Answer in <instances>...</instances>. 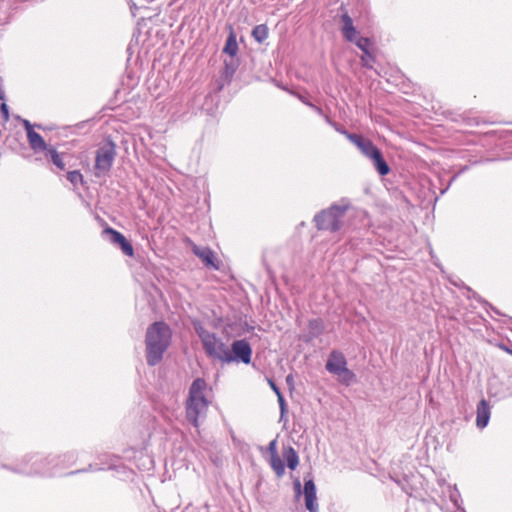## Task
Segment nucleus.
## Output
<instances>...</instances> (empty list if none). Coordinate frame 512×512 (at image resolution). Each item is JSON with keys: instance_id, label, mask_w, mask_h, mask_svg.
<instances>
[{"instance_id": "423d86ee", "label": "nucleus", "mask_w": 512, "mask_h": 512, "mask_svg": "<svg viewBox=\"0 0 512 512\" xmlns=\"http://www.w3.org/2000/svg\"><path fill=\"white\" fill-rule=\"evenodd\" d=\"M115 156L116 146L112 141L106 142L97 149L94 165V174L96 177H104L109 173Z\"/></svg>"}, {"instance_id": "a211bd4d", "label": "nucleus", "mask_w": 512, "mask_h": 512, "mask_svg": "<svg viewBox=\"0 0 512 512\" xmlns=\"http://www.w3.org/2000/svg\"><path fill=\"white\" fill-rule=\"evenodd\" d=\"M47 155L50 156L51 162L59 169L64 170L65 169V163L63 161V154H60L57 152V150L53 147H49L47 149Z\"/></svg>"}, {"instance_id": "9d476101", "label": "nucleus", "mask_w": 512, "mask_h": 512, "mask_svg": "<svg viewBox=\"0 0 512 512\" xmlns=\"http://www.w3.org/2000/svg\"><path fill=\"white\" fill-rule=\"evenodd\" d=\"M103 234L109 236V240L112 243L117 244L125 255L130 257L134 255L132 244L125 238L122 233L111 227H108L103 230Z\"/></svg>"}, {"instance_id": "39448f33", "label": "nucleus", "mask_w": 512, "mask_h": 512, "mask_svg": "<svg viewBox=\"0 0 512 512\" xmlns=\"http://www.w3.org/2000/svg\"><path fill=\"white\" fill-rule=\"evenodd\" d=\"M325 368L329 373L336 375L342 384L348 386L355 380V374L347 368L346 358L341 351L330 352Z\"/></svg>"}, {"instance_id": "393cba45", "label": "nucleus", "mask_w": 512, "mask_h": 512, "mask_svg": "<svg viewBox=\"0 0 512 512\" xmlns=\"http://www.w3.org/2000/svg\"><path fill=\"white\" fill-rule=\"evenodd\" d=\"M357 34H358V32H357L355 26L342 32L343 37L349 42H354L355 39H357Z\"/></svg>"}, {"instance_id": "b1692460", "label": "nucleus", "mask_w": 512, "mask_h": 512, "mask_svg": "<svg viewBox=\"0 0 512 512\" xmlns=\"http://www.w3.org/2000/svg\"><path fill=\"white\" fill-rule=\"evenodd\" d=\"M67 179L74 185H78L79 183H83V176L78 170L69 171L67 173Z\"/></svg>"}, {"instance_id": "f3484780", "label": "nucleus", "mask_w": 512, "mask_h": 512, "mask_svg": "<svg viewBox=\"0 0 512 512\" xmlns=\"http://www.w3.org/2000/svg\"><path fill=\"white\" fill-rule=\"evenodd\" d=\"M223 52L228 54L231 57H234L238 52V43H237V39H236V34L233 31L232 27H230V33L226 39V43L223 48Z\"/></svg>"}, {"instance_id": "c9c22d12", "label": "nucleus", "mask_w": 512, "mask_h": 512, "mask_svg": "<svg viewBox=\"0 0 512 512\" xmlns=\"http://www.w3.org/2000/svg\"><path fill=\"white\" fill-rule=\"evenodd\" d=\"M300 100L305 104L307 105V103H311L310 101H308L307 99L303 98V97H300Z\"/></svg>"}, {"instance_id": "473e14b6", "label": "nucleus", "mask_w": 512, "mask_h": 512, "mask_svg": "<svg viewBox=\"0 0 512 512\" xmlns=\"http://www.w3.org/2000/svg\"><path fill=\"white\" fill-rule=\"evenodd\" d=\"M307 106H309L310 108H312V109H313L316 113H318L319 115H323V110H322L320 107H318V106L314 105L313 103H307Z\"/></svg>"}, {"instance_id": "7c9ffc66", "label": "nucleus", "mask_w": 512, "mask_h": 512, "mask_svg": "<svg viewBox=\"0 0 512 512\" xmlns=\"http://www.w3.org/2000/svg\"><path fill=\"white\" fill-rule=\"evenodd\" d=\"M268 451L270 453V456L271 455H278V452H277V441L276 439L272 440L269 445H268Z\"/></svg>"}, {"instance_id": "412c9836", "label": "nucleus", "mask_w": 512, "mask_h": 512, "mask_svg": "<svg viewBox=\"0 0 512 512\" xmlns=\"http://www.w3.org/2000/svg\"><path fill=\"white\" fill-rule=\"evenodd\" d=\"M355 43V45L365 54L367 55L368 57L372 58V55L369 51V46H370V40L369 38H366V37H358L357 39H355V41L353 42Z\"/></svg>"}, {"instance_id": "20e7f679", "label": "nucleus", "mask_w": 512, "mask_h": 512, "mask_svg": "<svg viewBox=\"0 0 512 512\" xmlns=\"http://www.w3.org/2000/svg\"><path fill=\"white\" fill-rule=\"evenodd\" d=\"M348 209L347 205L332 204L314 216L315 226L318 230L337 232L343 225V218Z\"/></svg>"}, {"instance_id": "dca6fc26", "label": "nucleus", "mask_w": 512, "mask_h": 512, "mask_svg": "<svg viewBox=\"0 0 512 512\" xmlns=\"http://www.w3.org/2000/svg\"><path fill=\"white\" fill-rule=\"evenodd\" d=\"M283 458L289 469L294 470L299 464V456L296 450L292 446L283 448Z\"/></svg>"}, {"instance_id": "f03ea898", "label": "nucleus", "mask_w": 512, "mask_h": 512, "mask_svg": "<svg viewBox=\"0 0 512 512\" xmlns=\"http://www.w3.org/2000/svg\"><path fill=\"white\" fill-rule=\"evenodd\" d=\"M206 388L207 383L203 378H196L189 388L185 411L187 420L194 427H198V419L205 415L208 409L209 401L204 394Z\"/></svg>"}, {"instance_id": "6ab92c4d", "label": "nucleus", "mask_w": 512, "mask_h": 512, "mask_svg": "<svg viewBox=\"0 0 512 512\" xmlns=\"http://www.w3.org/2000/svg\"><path fill=\"white\" fill-rule=\"evenodd\" d=\"M252 37L258 43H263L268 38V27L265 24L256 25L252 30Z\"/></svg>"}, {"instance_id": "5701e85b", "label": "nucleus", "mask_w": 512, "mask_h": 512, "mask_svg": "<svg viewBox=\"0 0 512 512\" xmlns=\"http://www.w3.org/2000/svg\"><path fill=\"white\" fill-rule=\"evenodd\" d=\"M309 329L312 334L319 335L323 331V323L319 319H313L309 321Z\"/></svg>"}, {"instance_id": "f8f14e48", "label": "nucleus", "mask_w": 512, "mask_h": 512, "mask_svg": "<svg viewBox=\"0 0 512 512\" xmlns=\"http://www.w3.org/2000/svg\"><path fill=\"white\" fill-rule=\"evenodd\" d=\"M190 243H191L192 252L198 258H200L207 267H213L215 269H218V265H216L214 262V259H215L214 252L209 247L198 246L192 242H190Z\"/></svg>"}, {"instance_id": "72a5a7b5", "label": "nucleus", "mask_w": 512, "mask_h": 512, "mask_svg": "<svg viewBox=\"0 0 512 512\" xmlns=\"http://www.w3.org/2000/svg\"><path fill=\"white\" fill-rule=\"evenodd\" d=\"M269 383H270L272 390L276 393L277 396L279 394H282L280 389L277 387V385L273 381H269Z\"/></svg>"}, {"instance_id": "2eb2a0df", "label": "nucleus", "mask_w": 512, "mask_h": 512, "mask_svg": "<svg viewBox=\"0 0 512 512\" xmlns=\"http://www.w3.org/2000/svg\"><path fill=\"white\" fill-rule=\"evenodd\" d=\"M27 138H28L29 144L33 150H35V151L46 150L47 151V149H49V147H47V144L44 141L43 137L39 133L35 132L34 130L28 131Z\"/></svg>"}, {"instance_id": "1a4fd4ad", "label": "nucleus", "mask_w": 512, "mask_h": 512, "mask_svg": "<svg viewBox=\"0 0 512 512\" xmlns=\"http://www.w3.org/2000/svg\"><path fill=\"white\" fill-rule=\"evenodd\" d=\"M58 464V458L53 457L51 459H35L32 463L33 469L24 471L27 474H42L47 476H53L58 474L56 466Z\"/></svg>"}, {"instance_id": "cd10ccee", "label": "nucleus", "mask_w": 512, "mask_h": 512, "mask_svg": "<svg viewBox=\"0 0 512 512\" xmlns=\"http://www.w3.org/2000/svg\"><path fill=\"white\" fill-rule=\"evenodd\" d=\"M0 112H1V115H2V117H3V120H4L5 122L9 121V117H10V116H9V109H8V106H7V104H6V103H4V102H3V103L0 105Z\"/></svg>"}, {"instance_id": "4468645a", "label": "nucleus", "mask_w": 512, "mask_h": 512, "mask_svg": "<svg viewBox=\"0 0 512 512\" xmlns=\"http://www.w3.org/2000/svg\"><path fill=\"white\" fill-rule=\"evenodd\" d=\"M370 160H372L373 165L379 175L386 176L390 173L391 169L384 159L381 150H379Z\"/></svg>"}, {"instance_id": "c756f323", "label": "nucleus", "mask_w": 512, "mask_h": 512, "mask_svg": "<svg viewBox=\"0 0 512 512\" xmlns=\"http://www.w3.org/2000/svg\"><path fill=\"white\" fill-rule=\"evenodd\" d=\"M295 497L299 498L302 495L301 482L299 479H295L294 482Z\"/></svg>"}, {"instance_id": "c85d7f7f", "label": "nucleus", "mask_w": 512, "mask_h": 512, "mask_svg": "<svg viewBox=\"0 0 512 512\" xmlns=\"http://www.w3.org/2000/svg\"><path fill=\"white\" fill-rule=\"evenodd\" d=\"M374 61V57L372 56V58L368 57L367 55H365L363 53V55L361 56V63H362V66L366 67V68H372V64L371 62Z\"/></svg>"}, {"instance_id": "2f4dec72", "label": "nucleus", "mask_w": 512, "mask_h": 512, "mask_svg": "<svg viewBox=\"0 0 512 512\" xmlns=\"http://www.w3.org/2000/svg\"><path fill=\"white\" fill-rule=\"evenodd\" d=\"M21 122H22V124H23L27 134H28L29 130L33 131V126H32V124L28 120L21 119Z\"/></svg>"}, {"instance_id": "ddd939ff", "label": "nucleus", "mask_w": 512, "mask_h": 512, "mask_svg": "<svg viewBox=\"0 0 512 512\" xmlns=\"http://www.w3.org/2000/svg\"><path fill=\"white\" fill-rule=\"evenodd\" d=\"M491 415V408L487 400L482 399L476 410V426L479 429H483L488 425Z\"/></svg>"}, {"instance_id": "a878e982", "label": "nucleus", "mask_w": 512, "mask_h": 512, "mask_svg": "<svg viewBox=\"0 0 512 512\" xmlns=\"http://www.w3.org/2000/svg\"><path fill=\"white\" fill-rule=\"evenodd\" d=\"M236 67H237V65L233 59L229 62L225 61L224 73H225L226 77H232V75L236 71Z\"/></svg>"}, {"instance_id": "bb28decb", "label": "nucleus", "mask_w": 512, "mask_h": 512, "mask_svg": "<svg viewBox=\"0 0 512 512\" xmlns=\"http://www.w3.org/2000/svg\"><path fill=\"white\" fill-rule=\"evenodd\" d=\"M277 398H278V403H279L280 411H281L280 420H282L284 417V414L286 412V402H285V399L282 394H279L277 396Z\"/></svg>"}, {"instance_id": "0eeeda50", "label": "nucleus", "mask_w": 512, "mask_h": 512, "mask_svg": "<svg viewBox=\"0 0 512 512\" xmlns=\"http://www.w3.org/2000/svg\"><path fill=\"white\" fill-rule=\"evenodd\" d=\"M252 349L250 344L244 340H235L231 348L228 347V355L226 357V363L231 362H242L249 364L251 362Z\"/></svg>"}, {"instance_id": "f257e3e1", "label": "nucleus", "mask_w": 512, "mask_h": 512, "mask_svg": "<svg viewBox=\"0 0 512 512\" xmlns=\"http://www.w3.org/2000/svg\"><path fill=\"white\" fill-rule=\"evenodd\" d=\"M172 330L164 321H156L148 326L145 335L146 360L149 366H156L169 348Z\"/></svg>"}, {"instance_id": "e433bc0d", "label": "nucleus", "mask_w": 512, "mask_h": 512, "mask_svg": "<svg viewBox=\"0 0 512 512\" xmlns=\"http://www.w3.org/2000/svg\"><path fill=\"white\" fill-rule=\"evenodd\" d=\"M83 470H77V471H71L69 473H67V475H73V474H76V473H79V472H82Z\"/></svg>"}, {"instance_id": "6e6552de", "label": "nucleus", "mask_w": 512, "mask_h": 512, "mask_svg": "<svg viewBox=\"0 0 512 512\" xmlns=\"http://www.w3.org/2000/svg\"><path fill=\"white\" fill-rule=\"evenodd\" d=\"M337 131L344 134L346 138L351 143H353L366 158L371 159L380 150L370 139L365 138L362 135L349 133L344 129H337Z\"/></svg>"}, {"instance_id": "7ed1b4c3", "label": "nucleus", "mask_w": 512, "mask_h": 512, "mask_svg": "<svg viewBox=\"0 0 512 512\" xmlns=\"http://www.w3.org/2000/svg\"><path fill=\"white\" fill-rule=\"evenodd\" d=\"M193 328L200 338L203 349L209 358L226 363L228 346L213 332L208 331L200 321H193Z\"/></svg>"}, {"instance_id": "aec40b11", "label": "nucleus", "mask_w": 512, "mask_h": 512, "mask_svg": "<svg viewBox=\"0 0 512 512\" xmlns=\"http://www.w3.org/2000/svg\"><path fill=\"white\" fill-rule=\"evenodd\" d=\"M270 465L278 477H282L284 475L285 467L279 455H271Z\"/></svg>"}, {"instance_id": "f704fd0d", "label": "nucleus", "mask_w": 512, "mask_h": 512, "mask_svg": "<svg viewBox=\"0 0 512 512\" xmlns=\"http://www.w3.org/2000/svg\"><path fill=\"white\" fill-rule=\"evenodd\" d=\"M286 382H287L288 385H292L293 384V376L291 374H289L286 377Z\"/></svg>"}, {"instance_id": "4be33fe9", "label": "nucleus", "mask_w": 512, "mask_h": 512, "mask_svg": "<svg viewBox=\"0 0 512 512\" xmlns=\"http://www.w3.org/2000/svg\"><path fill=\"white\" fill-rule=\"evenodd\" d=\"M340 10L343 11V14L341 15V32H344L345 30L351 28L354 26L352 18L349 16L348 12L344 9V6L341 5Z\"/></svg>"}, {"instance_id": "9b49d317", "label": "nucleus", "mask_w": 512, "mask_h": 512, "mask_svg": "<svg viewBox=\"0 0 512 512\" xmlns=\"http://www.w3.org/2000/svg\"><path fill=\"white\" fill-rule=\"evenodd\" d=\"M305 506L309 512H318L316 497V486L313 479L305 480L304 483Z\"/></svg>"}]
</instances>
